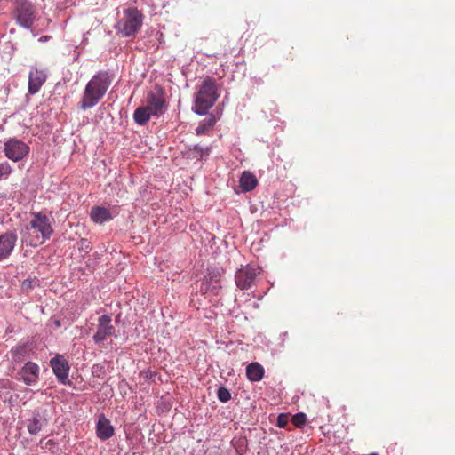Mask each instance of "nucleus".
I'll return each mask as SVG.
<instances>
[{
    "label": "nucleus",
    "mask_w": 455,
    "mask_h": 455,
    "mask_svg": "<svg viewBox=\"0 0 455 455\" xmlns=\"http://www.w3.org/2000/svg\"><path fill=\"white\" fill-rule=\"evenodd\" d=\"M111 84V78L107 71L96 73L85 85L82 98L78 103L82 110L96 106L106 94Z\"/></svg>",
    "instance_id": "f257e3e1"
},
{
    "label": "nucleus",
    "mask_w": 455,
    "mask_h": 455,
    "mask_svg": "<svg viewBox=\"0 0 455 455\" xmlns=\"http://www.w3.org/2000/svg\"><path fill=\"white\" fill-rule=\"evenodd\" d=\"M32 220L26 228L28 235H24L23 241L33 247L43 244L49 240L53 233V219L44 212L31 213Z\"/></svg>",
    "instance_id": "f03ea898"
},
{
    "label": "nucleus",
    "mask_w": 455,
    "mask_h": 455,
    "mask_svg": "<svg viewBox=\"0 0 455 455\" xmlns=\"http://www.w3.org/2000/svg\"><path fill=\"white\" fill-rule=\"evenodd\" d=\"M218 99L216 83L212 78L204 80L199 88L194 105V111L198 115L205 114Z\"/></svg>",
    "instance_id": "7ed1b4c3"
},
{
    "label": "nucleus",
    "mask_w": 455,
    "mask_h": 455,
    "mask_svg": "<svg viewBox=\"0 0 455 455\" xmlns=\"http://www.w3.org/2000/svg\"><path fill=\"white\" fill-rule=\"evenodd\" d=\"M12 14L20 26L30 28L35 20L36 8L28 0H14Z\"/></svg>",
    "instance_id": "20e7f679"
},
{
    "label": "nucleus",
    "mask_w": 455,
    "mask_h": 455,
    "mask_svg": "<svg viewBox=\"0 0 455 455\" xmlns=\"http://www.w3.org/2000/svg\"><path fill=\"white\" fill-rule=\"evenodd\" d=\"M142 25V14L135 8L126 12L125 20L118 22V28L125 36L135 35Z\"/></svg>",
    "instance_id": "39448f33"
},
{
    "label": "nucleus",
    "mask_w": 455,
    "mask_h": 455,
    "mask_svg": "<svg viewBox=\"0 0 455 455\" xmlns=\"http://www.w3.org/2000/svg\"><path fill=\"white\" fill-rule=\"evenodd\" d=\"M29 147L20 140L11 138L4 145V152L7 158L13 162L22 160L29 153Z\"/></svg>",
    "instance_id": "423d86ee"
},
{
    "label": "nucleus",
    "mask_w": 455,
    "mask_h": 455,
    "mask_svg": "<svg viewBox=\"0 0 455 455\" xmlns=\"http://www.w3.org/2000/svg\"><path fill=\"white\" fill-rule=\"evenodd\" d=\"M259 274L260 268L259 267L247 265L236 272L235 283L241 290H248L252 286Z\"/></svg>",
    "instance_id": "0eeeda50"
},
{
    "label": "nucleus",
    "mask_w": 455,
    "mask_h": 455,
    "mask_svg": "<svg viewBox=\"0 0 455 455\" xmlns=\"http://www.w3.org/2000/svg\"><path fill=\"white\" fill-rule=\"evenodd\" d=\"M146 103V106L149 108L155 115H161L165 107V98L163 89L157 87L148 92Z\"/></svg>",
    "instance_id": "6e6552de"
},
{
    "label": "nucleus",
    "mask_w": 455,
    "mask_h": 455,
    "mask_svg": "<svg viewBox=\"0 0 455 455\" xmlns=\"http://www.w3.org/2000/svg\"><path fill=\"white\" fill-rule=\"evenodd\" d=\"M112 319L108 315H102L98 319L97 331L93 335L95 343H100L115 333V327L111 323Z\"/></svg>",
    "instance_id": "1a4fd4ad"
},
{
    "label": "nucleus",
    "mask_w": 455,
    "mask_h": 455,
    "mask_svg": "<svg viewBox=\"0 0 455 455\" xmlns=\"http://www.w3.org/2000/svg\"><path fill=\"white\" fill-rule=\"evenodd\" d=\"M18 235L14 231L0 235V261L7 259L14 250Z\"/></svg>",
    "instance_id": "9d476101"
},
{
    "label": "nucleus",
    "mask_w": 455,
    "mask_h": 455,
    "mask_svg": "<svg viewBox=\"0 0 455 455\" xmlns=\"http://www.w3.org/2000/svg\"><path fill=\"white\" fill-rule=\"evenodd\" d=\"M50 364L58 380L65 383L69 373V366L67 360L62 355H57L51 359Z\"/></svg>",
    "instance_id": "9b49d317"
},
{
    "label": "nucleus",
    "mask_w": 455,
    "mask_h": 455,
    "mask_svg": "<svg viewBox=\"0 0 455 455\" xmlns=\"http://www.w3.org/2000/svg\"><path fill=\"white\" fill-rule=\"evenodd\" d=\"M19 375V379L22 380L26 385H34L39 378V366L33 362H28L20 369Z\"/></svg>",
    "instance_id": "f8f14e48"
},
{
    "label": "nucleus",
    "mask_w": 455,
    "mask_h": 455,
    "mask_svg": "<svg viewBox=\"0 0 455 455\" xmlns=\"http://www.w3.org/2000/svg\"><path fill=\"white\" fill-rule=\"evenodd\" d=\"M46 77L47 76L44 70L32 68L28 76V92L30 94L37 93L42 85L45 83Z\"/></svg>",
    "instance_id": "ddd939ff"
},
{
    "label": "nucleus",
    "mask_w": 455,
    "mask_h": 455,
    "mask_svg": "<svg viewBox=\"0 0 455 455\" xmlns=\"http://www.w3.org/2000/svg\"><path fill=\"white\" fill-rule=\"evenodd\" d=\"M97 436L101 440H107L114 435V428L110 421L103 415H100L97 427Z\"/></svg>",
    "instance_id": "4468645a"
},
{
    "label": "nucleus",
    "mask_w": 455,
    "mask_h": 455,
    "mask_svg": "<svg viewBox=\"0 0 455 455\" xmlns=\"http://www.w3.org/2000/svg\"><path fill=\"white\" fill-rule=\"evenodd\" d=\"M90 217L92 220L97 224H102L105 221L112 220L110 211L102 206H93L91 209Z\"/></svg>",
    "instance_id": "2eb2a0df"
},
{
    "label": "nucleus",
    "mask_w": 455,
    "mask_h": 455,
    "mask_svg": "<svg viewBox=\"0 0 455 455\" xmlns=\"http://www.w3.org/2000/svg\"><path fill=\"white\" fill-rule=\"evenodd\" d=\"M265 370L259 363H251L246 367V376L251 382L260 381L264 377Z\"/></svg>",
    "instance_id": "dca6fc26"
},
{
    "label": "nucleus",
    "mask_w": 455,
    "mask_h": 455,
    "mask_svg": "<svg viewBox=\"0 0 455 455\" xmlns=\"http://www.w3.org/2000/svg\"><path fill=\"white\" fill-rule=\"evenodd\" d=\"M151 116H157L155 115L152 110L147 106L139 107L133 114L134 121L140 124H146Z\"/></svg>",
    "instance_id": "f3484780"
},
{
    "label": "nucleus",
    "mask_w": 455,
    "mask_h": 455,
    "mask_svg": "<svg viewBox=\"0 0 455 455\" xmlns=\"http://www.w3.org/2000/svg\"><path fill=\"white\" fill-rule=\"evenodd\" d=\"M239 182L243 191H251L256 188L258 180L254 174L245 171L242 173Z\"/></svg>",
    "instance_id": "a211bd4d"
},
{
    "label": "nucleus",
    "mask_w": 455,
    "mask_h": 455,
    "mask_svg": "<svg viewBox=\"0 0 455 455\" xmlns=\"http://www.w3.org/2000/svg\"><path fill=\"white\" fill-rule=\"evenodd\" d=\"M216 124V119L214 116H211L205 119H204L196 129V132L197 135H203L211 128H212Z\"/></svg>",
    "instance_id": "6ab92c4d"
},
{
    "label": "nucleus",
    "mask_w": 455,
    "mask_h": 455,
    "mask_svg": "<svg viewBox=\"0 0 455 455\" xmlns=\"http://www.w3.org/2000/svg\"><path fill=\"white\" fill-rule=\"evenodd\" d=\"M191 150L194 154V157H197L198 159L203 160L204 157L209 156L211 148L195 145Z\"/></svg>",
    "instance_id": "aec40b11"
},
{
    "label": "nucleus",
    "mask_w": 455,
    "mask_h": 455,
    "mask_svg": "<svg viewBox=\"0 0 455 455\" xmlns=\"http://www.w3.org/2000/svg\"><path fill=\"white\" fill-rule=\"evenodd\" d=\"M27 428L29 434L36 435L42 428V424L38 418L34 417L28 419Z\"/></svg>",
    "instance_id": "412c9836"
},
{
    "label": "nucleus",
    "mask_w": 455,
    "mask_h": 455,
    "mask_svg": "<svg viewBox=\"0 0 455 455\" xmlns=\"http://www.w3.org/2000/svg\"><path fill=\"white\" fill-rule=\"evenodd\" d=\"M306 421L307 416L302 412H299L291 418L292 424L297 427H303L306 424Z\"/></svg>",
    "instance_id": "4be33fe9"
},
{
    "label": "nucleus",
    "mask_w": 455,
    "mask_h": 455,
    "mask_svg": "<svg viewBox=\"0 0 455 455\" xmlns=\"http://www.w3.org/2000/svg\"><path fill=\"white\" fill-rule=\"evenodd\" d=\"M218 399L222 403H227L231 399V394L228 389L220 387L217 392Z\"/></svg>",
    "instance_id": "5701e85b"
},
{
    "label": "nucleus",
    "mask_w": 455,
    "mask_h": 455,
    "mask_svg": "<svg viewBox=\"0 0 455 455\" xmlns=\"http://www.w3.org/2000/svg\"><path fill=\"white\" fill-rule=\"evenodd\" d=\"M12 166L7 162L0 163V180L6 179L12 173Z\"/></svg>",
    "instance_id": "b1692460"
},
{
    "label": "nucleus",
    "mask_w": 455,
    "mask_h": 455,
    "mask_svg": "<svg viewBox=\"0 0 455 455\" xmlns=\"http://www.w3.org/2000/svg\"><path fill=\"white\" fill-rule=\"evenodd\" d=\"M15 360H21L27 354V347L25 346H19L13 349Z\"/></svg>",
    "instance_id": "393cba45"
},
{
    "label": "nucleus",
    "mask_w": 455,
    "mask_h": 455,
    "mask_svg": "<svg viewBox=\"0 0 455 455\" xmlns=\"http://www.w3.org/2000/svg\"><path fill=\"white\" fill-rule=\"evenodd\" d=\"M289 422V416L287 414L282 413L278 416L277 419V426L279 427H285Z\"/></svg>",
    "instance_id": "a878e982"
},
{
    "label": "nucleus",
    "mask_w": 455,
    "mask_h": 455,
    "mask_svg": "<svg viewBox=\"0 0 455 455\" xmlns=\"http://www.w3.org/2000/svg\"><path fill=\"white\" fill-rule=\"evenodd\" d=\"M210 281L211 282H213L215 283H219V275L217 274H213L210 276Z\"/></svg>",
    "instance_id": "bb28decb"
},
{
    "label": "nucleus",
    "mask_w": 455,
    "mask_h": 455,
    "mask_svg": "<svg viewBox=\"0 0 455 455\" xmlns=\"http://www.w3.org/2000/svg\"><path fill=\"white\" fill-rule=\"evenodd\" d=\"M219 289H220V287L213 286V287H212V291L214 294H218Z\"/></svg>",
    "instance_id": "cd10ccee"
},
{
    "label": "nucleus",
    "mask_w": 455,
    "mask_h": 455,
    "mask_svg": "<svg viewBox=\"0 0 455 455\" xmlns=\"http://www.w3.org/2000/svg\"><path fill=\"white\" fill-rule=\"evenodd\" d=\"M55 324H56V326H58V327H59V326H60V321H55Z\"/></svg>",
    "instance_id": "c85d7f7f"
},
{
    "label": "nucleus",
    "mask_w": 455,
    "mask_h": 455,
    "mask_svg": "<svg viewBox=\"0 0 455 455\" xmlns=\"http://www.w3.org/2000/svg\"><path fill=\"white\" fill-rule=\"evenodd\" d=\"M46 38H47L46 36L41 37V38H40V41H43V40H44V41H46Z\"/></svg>",
    "instance_id": "c756f323"
},
{
    "label": "nucleus",
    "mask_w": 455,
    "mask_h": 455,
    "mask_svg": "<svg viewBox=\"0 0 455 455\" xmlns=\"http://www.w3.org/2000/svg\"><path fill=\"white\" fill-rule=\"evenodd\" d=\"M97 365H93V372H95V368H97Z\"/></svg>",
    "instance_id": "7c9ffc66"
}]
</instances>
